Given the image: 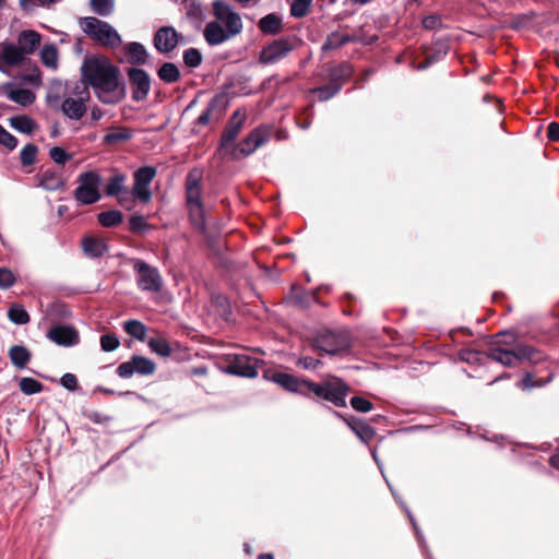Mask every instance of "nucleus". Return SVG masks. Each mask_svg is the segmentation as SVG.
Returning <instances> with one entry per match:
<instances>
[{
  "label": "nucleus",
  "mask_w": 559,
  "mask_h": 559,
  "mask_svg": "<svg viewBox=\"0 0 559 559\" xmlns=\"http://www.w3.org/2000/svg\"><path fill=\"white\" fill-rule=\"evenodd\" d=\"M19 386L20 390L26 395L39 393L44 388L39 381L28 377L22 378L20 380Z\"/></svg>",
  "instance_id": "40"
},
{
  "label": "nucleus",
  "mask_w": 559,
  "mask_h": 559,
  "mask_svg": "<svg viewBox=\"0 0 559 559\" xmlns=\"http://www.w3.org/2000/svg\"><path fill=\"white\" fill-rule=\"evenodd\" d=\"M50 158L59 165H64L68 160L72 159V154L67 153L62 147L55 146L49 151Z\"/></svg>",
  "instance_id": "46"
},
{
  "label": "nucleus",
  "mask_w": 559,
  "mask_h": 559,
  "mask_svg": "<svg viewBox=\"0 0 559 559\" xmlns=\"http://www.w3.org/2000/svg\"><path fill=\"white\" fill-rule=\"evenodd\" d=\"M120 345L119 338L112 334H104L100 337V347L104 352H112Z\"/></svg>",
  "instance_id": "45"
},
{
  "label": "nucleus",
  "mask_w": 559,
  "mask_h": 559,
  "mask_svg": "<svg viewBox=\"0 0 559 559\" xmlns=\"http://www.w3.org/2000/svg\"><path fill=\"white\" fill-rule=\"evenodd\" d=\"M48 338L60 346H73L79 343V333L75 329L69 325L52 326L48 333Z\"/></svg>",
  "instance_id": "19"
},
{
  "label": "nucleus",
  "mask_w": 559,
  "mask_h": 559,
  "mask_svg": "<svg viewBox=\"0 0 559 559\" xmlns=\"http://www.w3.org/2000/svg\"><path fill=\"white\" fill-rule=\"evenodd\" d=\"M48 177L50 179H52V176H49L47 173H45L43 175V180H41V185L46 188V189H57L59 186H60V182H51V181H48Z\"/></svg>",
  "instance_id": "56"
},
{
  "label": "nucleus",
  "mask_w": 559,
  "mask_h": 559,
  "mask_svg": "<svg viewBox=\"0 0 559 559\" xmlns=\"http://www.w3.org/2000/svg\"><path fill=\"white\" fill-rule=\"evenodd\" d=\"M242 128V117L236 112L233 116V119L228 126V128L225 130V132L222 135L221 145L222 147H227L229 144L234 142V140L239 134L240 130Z\"/></svg>",
  "instance_id": "26"
},
{
  "label": "nucleus",
  "mask_w": 559,
  "mask_h": 559,
  "mask_svg": "<svg viewBox=\"0 0 559 559\" xmlns=\"http://www.w3.org/2000/svg\"><path fill=\"white\" fill-rule=\"evenodd\" d=\"M37 152L38 150L34 144H26L20 152V159L22 165H33L37 156Z\"/></svg>",
  "instance_id": "41"
},
{
  "label": "nucleus",
  "mask_w": 559,
  "mask_h": 559,
  "mask_svg": "<svg viewBox=\"0 0 559 559\" xmlns=\"http://www.w3.org/2000/svg\"><path fill=\"white\" fill-rule=\"evenodd\" d=\"M128 75L132 86L133 99L136 102L145 99L151 90L148 74L142 69L132 68L128 71Z\"/></svg>",
  "instance_id": "16"
},
{
  "label": "nucleus",
  "mask_w": 559,
  "mask_h": 559,
  "mask_svg": "<svg viewBox=\"0 0 559 559\" xmlns=\"http://www.w3.org/2000/svg\"><path fill=\"white\" fill-rule=\"evenodd\" d=\"M123 328L129 335L140 341H144L146 328L142 322L138 320H129L124 322Z\"/></svg>",
  "instance_id": "37"
},
{
  "label": "nucleus",
  "mask_w": 559,
  "mask_h": 559,
  "mask_svg": "<svg viewBox=\"0 0 559 559\" xmlns=\"http://www.w3.org/2000/svg\"><path fill=\"white\" fill-rule=\"evenodd\" d=\"M9 357L16 368L23 369L31 359V353L26 347L15 345L10 348Z\"/></svg>",
  "instance_id": "29"
},
{
  "label": "nucleus",
  "mask_w": 559,
  "mask_h": 559,
  "mask_svg": "<svg viewBox=\"0 0 559 559\" xmlns=\"http://www.w3.org/2000/svg\"><path fill=\"white\" fill-rule=\"evenodd\" d=\"M489 357L492 360L507 367L515 366L519 361L522 360H528L533 364H536L543 359V356L539 352L523 344L518 345L512 350L499 346L492 347L489 350Z\"/></svg>",
  "instance_id": "4"
},
{
  "label": "nucleus",
  "mask_w": 559,
  "mask_h": 559,
  "mask_svg": "<svg viewBox=\"0 0 559 559\" xmlns=\"http://www.w3.org/2000/svg\"><path fill=\"white\" fill-rule=\"evenodd\" d=\"M158 76L166 83H174L179 80L180 73L176 64L166 62L159 68Z\"/></svg>",
  "instance_id": "32"
},
{
  "label": "nucleus",
  "mask_w": 559,
  "mask_h": 559,
  "mask_svg": "<svg viewBox=\"0 0 559 559\" xmlns=\"http://www.w3.org/2000/svg\"><path fill=\"white\" fill-rule=\"evenodd\" d=\"M294 46L289 39L282 38L274 40L264 47L260 53V62L264 64H273L284 59Z\"/></svg>",
  "instance_id": "13"
},
{
  "label": "nucleus",
  "mask_w": 559,
  "mask_h": 559,
  "mask_svg": "<svg viewBox=\"0 0 559 559\" xmlns=\"http://www.w3.org/2000/svg\"><path fill=\"white\" fill-rule=\"evenodd\" d=\"M340 91V85L333 84L324 87L313 90L319 100H328Z\"/></svg>",
  "instance_id": "49"
},
{
  "label": "nucleus",
  "mask_w": 559,
  "mask_h": 559,
  "mask_svg": "<svg viewBox=\"0 0 559 559\" xmlns=\"http://www.w3.org/2000/svg\"><path fill=\"white\" fill-rule=\"evenodd\" d=\"M213 13L221 25L229 33L231 37L240 34L242 31V21L240 15L233 10L230 5L223 1L213 3Z\"/></svg>",
  "instance_id": "9"
},
{
  "label": "nucleus",
  "mask_w": 559,
  "mask_h": 559,
  "mask_svg": "<svg viewBox=\"0 0 559 559\" xmlns=\"http://www.w3.org/2000/svg\"><path fill=\"white\" fill-rule=\"evenodd\" d=\"M258 559H274V556L270 552L259 555Z\"/></svg>",
  "instance_id": "61"
},
{
  "label": "nucleus",
  "mask_w": 559,
  "mask_h": 559,
  "mask_svg": "<svg viewBox=\"0 0 559 559\" xmlns=\"http://www.w3.org/2000/svg\"><path fill=\"white\" fill-rule=\"evenodd\" d=\"M0 145L9 151L17 146V139L0 124Z\"/></svg>",
  "instance_id": "44"
},
{
  "label": "nucleus",
  "mask_w": 559,
  "mask_h": 559,
  "mask_svg": "<svg viewBox=\"0 0 559 559\" xmlns=\"http://www.w3.org/2000/svg\"><path fill=\"white\" fill-rule=\"evenodd\" d=\"M84 252L92 258H97L107 252L108 247L104 239L95 237H85L82 240Z\"/></svg>",
  "instance_id": "25"
},
{
  "label": "nucleus",
  "mask_w": 559,
  "mask_h": 559,
  "mask_svg": "<svg viewBox=\"0 0 559 559\" xmlns=\"http://www.w3.org/2000/svg\"><path fill=\"white\" fill-rule=\"evenodd\" d=\"M552 380V374H550L547 379H537L535 380V377L533 373H526L523 379L518 383V386L523 390H531L533 388H540L546 385Z\"/></svg>",
  "instance_id": "36"
},
{
  "label": "nucleus",
  "mask_w": 559,
  "mask_h": 559,
  "mask_svg": "<svg viewBox=\"0 0 559 559\" xmlns=\"http://www.w3.org/2000/svg\"><path fill=\"white\" fill-rule=\"evenodd\" d=\"M547 134L549 140L559 141V123L551 122L548 126Z\"/></svg>",
  "instance_id": "54"
},
{
  "label": "nucleus",
  "mask_w": 559,
  "mask_h": 559,
  "mask_svg": "<svg viewBox=\"0 0 559 559\" xmlns=\"http://www.w3.org/2000/svg\"><path fill=\"white\" fill-rule=\"evenodd\" d=\"M127 58L130 63L144 64L147 59V51L143 45L139 43H130L126 47Z\"/></svg>",
  "instance_id": "28"
},
{
  "label": "nucleus",
  "mask_w": 559,
  "mask_h": 559,
  "mask_svg": "<svg viewBox=\"0 0 559 559\" xmlns=\"http://www.w3.org/2000/svg\"><path fill=\"white\" fill-rule=\"evenodd\" d=\"M83 82L90 85L95 96L106 105L120 103L126 88L119 80V70L104 56L86 57L81 67Z\"/></svg>",
  "instance_id": "1"
},
{
  "label": "nucleus",
  "mask_w": 559,
  "mask_h": 559,
  "mask_svg": "<svg viewBox=\"0 0 559 559\" xmlns=\"http://www.w3.org/2000/svg\"><path fill=\"white\" fill-rule=\"evenodd\" d=\"M298 365L305 369H316L320 365V360L311 357H304L299 359Z\"/></svg>",
  "instance_id": "53"
},
{
  "label": "nucleus",
  "mask_w": 559,
  "mask_h": 559,
  "mask_svg": "<svg viewBox=\"0 0 559 559\" xmlns=\"http://www.w3.org/2000/svg\"><path fill=\"white\" fill-rule=\"evenodd\" d=\"M312 0H293L290 5V13L295 17H302L307 14Z\"/></svg>",
  "instance_id": "42"
},
{
  "label": "nucleus",
  "mask_w": 559,
  "mask_h": 559,
  "mask_svg": "<svg viewBox=\"0 0 559 559\" xmlns=\"http://www.w3.org/2000/svg\"><path fill=\"white\" fill-rule=\"evenodd\" d=\"M16 282L15 274L8 267H0V288L7 289Z\"/></svg>",
  "instance_id": "47"
},
{
  "label": "nucleus",
  "mask_w": 559,
  "mask_h": 559,
  "mask_svg": "<svg viewBox=\"0 0 559 559\" xmlns=\"http://www.w3.org/2000/svg\"><path fill=\"white\" fill-rule=\"evenodd\" d=\"M215 107L214 104H210L209 107L206 108L205 111H203L199 118H198V123L199 124H207L210 119H211V111L212 109Z\"/></svg>",
  "instance_id": "55"
},
{
  "label": "nucleus",
  "mask_w": 559,
  "mask_h": 559,
  "mask_svg": "<svg viewBox=\"0 0 559 559\" xmlns=\"http://www.w3.org/2000/svg\"><path fill=\"white\" fill-rule=\"evenodd\" d=\"M347 425L362 442L367 443L373 438L374 430L366 423L347 421Z\"/></svg>",
  "instance_id": "31"
},
{
  "label": "nucleus",
  "mask_w": 559,
  "mask_h": 559,
  "mask_svg": "<svg viewBox=\"0 0 559 559\" xmlns=\"http://www.w3.org/2000/svg\"><path fill=\"white\" fill-rule=\"evenodd\" d=\"M267 141L266 132L261 129H254L240 144L233 147L231 157L238 159L246 157L261 147Z\"/></svg>",
  "instance_id": "12"
},
{
  "label": "nucleus",
  "mask_w": 559,
  "mask_h": 559,
  "mask_svg": "<svg viewBox=\"0 0 559 559\" xmlns=\"http://www.w3.org/2000/svg\"><path fill=\"white\" fill-rule=\"evenodd\" d=\"M57 0H20V5L23 10L31 11L37 5L47 7Z\"/></svg>",
  "instance_id": "51"
},
{
  "label": "nucleus",
  "mask_w": 559,
  "mask_h": 559,
  "mask_svg": "<svg viewBox=\"0 0 559 559\" xmlns=\"http://www.w3.org/2000/svg\"><path fill=\"white\" fill-rule=\"evenodd\" d=\"M259 28L264 34H278L283 29L282 19L274 13H270L259 21Z\"/></svg>",
  "instance_id": "27"
},
{
  "label": "nucleus",
  "mask_w": 559,
  "mask_h": 559,
  "mask_svg": "<svg viewBox=\"0 0 559 559\" xmlns=\"http://www.w3.org/2000/svg\"><path fill=\"white\" fill-rule=\"evenodd\" d=\"M200 174L191 171L187 178V203L189 214L193 225L201 229H205V211L201 202Z\"/></svg>",
  "instance_id": "5"
},
{
  "label": "nucleus",
  "mask_w": 559,
  "mask_h": 559,
  "mask_svg": "<svg viewBox=\"0 0 559 559\" xmlns=\"http://www.w3.org/2000/svg\"><path fill=\"white\" fill-rule=\"evenodd\" d=\"M156 176V169L151 166L139 168L133 175V187L130 191L133 202L139 200L140 202L147 204L152 200V191L150 188L151 182Z\"/></svg>",
  "instance_id": "8"
},
{
  "label": "nucleus",
  "mask_w": 559,
  "mask_h": 559,
  "mask_svg": "<svg viewBox=\"0 0 559 559\" xmlns=\"http://www.w3.org/2000/svg\"><path fill=\"white\" fill-rule=\"evenodd\" d=\"M227 370L231 374L245 378H254L258 374L255 360L247 356H236L229 364Z\"/></svg>",
  "instance_id": "20"
},
{
  "label": "nucleus",
  "mask_w": 559,
  "mask_h": 559,
  "mask_svg": "<svg viewBox=\"0 0 559 559\" xmlns=\"http://www.w3.org/2000/svg\"><path fill=\"white\" fill-rule=\"evenodd\" d=\"M550 463L556 469L559 471V454L551 456Z\"/></svg>",
  "instance_id": "59"
},
{
  "label": "nucleus",
  "mask_w": 559,
  "mask_h": 559,
  "mask_svg": "<svg viewBox=\"0 0 559 559\" xmlns=\"http://www.w3.org/2000/svg\"><path fill=\"white\" fill-rule=\"evenodd\" d=\"M138 285L142 290L157 293L162 288V278L157 269L145 262L139 261L134 264Z\"/></svg>",
  "instance_id": "10"
},
{
  "label": "nucleus",
  "mask_w": 559,
  "mask_h": 559,
  "mask_svg": "<svg viewBox=\"0 0 559 559\" xmlns=\"http://www.w3.org/2000/svg\"><path fill=\"white\" fill-rule=\"evenodd\" d=\"M104 111L99 107H93L91 110L92 120L98 121L103 118Z\"/></svg>",
  "instance_id": "57"
},
{
  "label": "nucleus",
  "mask_w": 559,
  "mask_h": 559,
  "mask_svg": "<svg viewBox=\"0 0 559 559\" xmlns=\"http://www.w3.org/2000/svg\"><path fill=\"white\" fill-rule=\"evenodd\" d=\"M25 59V55L11 43H0V71L9 73V68L21 64Z\"/></svg>",
  "instance_id": "17"
},
{
  "label": "nucleus",
  "mask_w": 559,
  "mask_h": 559,
  "mask_svg": "<svg viewBox=\"0 0 559 559\" xmlns=\"http://www.w3.org/2000/svg\"><path fill=\"white\" fill-rule=\"evenodd\" d=\"M407 513H408L409 520L412 521L414 527L416 528V525H415V522H414V518L411 515L409 511H407Z\"/></svg>",
  "instance_id": "63"
},
{
  "label": "nucleus",
  "mask_w": 559,
  "mask_h": 559,
  "mask_svg": "<svg viewBox=\"0 0 559 559\" xmlns=\"http://www.w3.org/2000/svg\"><path fill=\"white\" fill-rule=\"evenodd\" d=\"M102 178L96 171H85L78 177V187L74 190L75 200L83 205L94 204L100 200L99 187Z\"/></svg>",
  "instance_id": "6"
},
{
  "label": "nucleus",
  "mask_w": 559,
  "mask_h": 559,
  "mask_svg": "<svg viewBox=\"0 0 559 559\" xmlns=\"http://www.w3.org/2000/svg\"><path fill=\"white\" fill-rule=\"evenodd\" d=\"M183 61L188 67L195 68L202 62V55L195 48H189L183 52Z\"/></svg>",
  "instance_id": "43"
},
{
  "label": "nucleus",
  "mask_w": 559,
  "mask_h": 559,
  "mask_svg": "<svg viewBox=\"0 0 559 559\" xmlns=\"http://www.w3.org/2000/svg\"><path fill=\"white\" fill-rule=\"evenodd\" d=\"M61 385L69 391H75L78 389V380L76 377L72 373H64L61 377Z\"/></svg>",
  "instance_id": "52"
},
{
  "label": "nucleus",
  "mask_w": 559,
  "mask_h": 559,
  "mask_svg": "<svg viewBox=\"0 0 559 559\" xmlns=\"http://www.w3.org/2000/svg\"><path fill=\"white\" fill-rule=\"evenodd\" d=\"M90 5L94 13L100 16H108L115 8L114 0H90Z\"/></svg>",
  "instance_id": "38"
},
{
  "label": "nucleus",
  "mask_w": 559,
  "mask_h": 559,
  "mask_svg": "<svg viewBox=\"0 0 559 559\" xmlns=\"http://www.w3.org/2000/svg\"><path fill=\"white\" fill-rule=\"evenodd\" d=\"M8 317L15 324H25L29 321L27 311L21 305H13L9 309Z\"/></svg>",
  "instance_id": "39"
},
{
  "label": "nucleus",
  "mask_w": 559,
  "mask_h": 559,
  "mask_svg": "<svg viewBox=\"0 0 559 559\" xmlns=\"http://www.w3.org/2000/svg\"><path fill=\"white\" fill-rule=\"evenodd\" d=\"M39 58L44 67L51 71H57L59 68V50L52 43L45 44L40 51Z\"/></svg>",
  "instance_id": "24"
},
{
  "label": "nucleus",
  "mask_w": 559,
  "mask_h": 559,
  "mask_svg": "<svg viewBox=\"0 0 559 559\" xmlns=\"http://www.w3.org/2000/svg\"><path fill=\"white\" fill-rule=\"evenodd\" d=\"M203 35L206 43L211 46L221 45L233 38L217 20L211 21L205 25Z\"/></svg>",
  "instance_id": "21"
},
{
  "label": "nucleus",
  "mask_w": 559,
  "mask_h": 559,
  "mask_svg": "<svg viewBox=\"0 0 559 559\" xmlns=\"http://www.w3.org/2000/svg\"><path fill=\"white\" fill-rule=\"evenodd\" d=\"M130 138L131 133L127 128H115L104 136V143L116 144L119 142L127 141Z\"/></svg>",
  "instance_id": "35"
},
{
  "label": "nucleus",
  "mask_w": 559,
  "mask_h": 559,
  "mask_svg": "<svg viewBox=\"0 0 559 559\" xmlns=\"http://www.w3.org/2000/svg\"><path fill=\"white\" fill-rule=\"evenodd\" d=\"M148 347L152 352L162 357H168L171 354V347L169 343L162 336L152 337L148 341Z\"/></svg>",
  "instance_id": "33"
},
{
  "label": "nucleus",
  "mask_w": 559,
  "mask_h": 559,
  "mask_svg": "<svg viewBox=\"0 0 559 559\" xmlns=\"http://www.w3.org/2000/svg\"><path fill=\"white\" fill-rule=\"evenodd\" d=\"M124 175H114L106 187V193L110 197H117L119 204L130 211L133 209V199L131 198L130 191L124 186Z\"/></svg>",
  "instance_id": "14"
},
{
  "label": "nucleus",
  "mask_w": 559,
  "mask_h": 559,
  "mask_svg": "<svg viewBox=\"0 0 559 559\" xmlns=\"http://www.w3.org/2000/svg\"><path fill=\"white\" fill-rule=\"evenodd\" d=\"M90 91L84 83H75L61 104L62 112L70 119L80 120L86 112Z\"/></svg>",
  "instance_id": "7"
},
{
  "label": "nucleus",
  "mask_w": 559,
  "mask_h": 559,
  "mask_svg": "<svg viewBox=\"0 0 559 559\" xmlns=\"http://www.w3.org/2000/svg\"><path fill=\"white\" fill-rule=\"evenodd\" d=\"M335 44L332 41V38L330 37L328 41L324 44V48L334 47Z\"/></svg>",
  "instance_id": "62"
},
{
  "label": "nucleus",
  "mask_w": 559,
  "mask_h": 559,
  "mask_svg": "<svg viewBox=\"0 0 559 559\" xmlns=\"http://www.w3.org/2000/svg\"><path fill=\"white\" fill-rule=\"evenodd\" d=\"M17 47L25 56L33 55L37 47L40 45L41 36L38 32L33 29L22 31L16 38Z\"/></svg>",
  "instance_id": "22"
},
{
  "label": "nucleus",
  "mask_w": 559,
  "mask_h": 559,
  "mask_svg": "<svg viewBox=\"0 0 559 559\" xmlns=\"http://www.w3.org/2000/svg\"><path fill=\"white\" fill-rule=\"evenodd\" d=\"M130 229L133 233H143L148 228L147 222L144 216L134 214L129 219Z\"/></svg>",
  "instance_id": "48"
},
{
  "label": "nucleus",
  "mask_w": 559,
  "mask_h": 559,
  "mask_svg": "<svg viewBox=\"0 0 559 559\" xmlns=\"http://www.w3.org/2000/svg\"><path fill=\"white\" fill-rule=\"evenodd\" d=\"M475 357H476L475 353L468 352V353L464 354L463 359H465L466 361H472L473 359H475Z\"/></svg>",
  "instance_id": "60"
},
{
  "label": "nucleus",
  "mask_w": 559,
  "mask_h": 559,
  "mask_svg": "<svg viewBox=\"0 0 559 559\" xmlns=\"http://www.w3.org/2000/svg\"><path fill=\"white\" fill-rule=\"evenodd\" d=\"M350 405L353 406L354 409L362 413H367L372 409L371 402L360 396L352 397Z\"/></svg>",
  "instance_id": "50"
},
{
  "label": "nucleus",
  "mask_w": 559,
  "mask_h": 559,
  "mask_svg": "<svg viewBox=\"0 0 559 559\" xmlns=\"http://www.w3.org/2000/svg\"><path fill=\"white\" fill-rule=\"evenodd\" d=\"M5 96L22 106L31 105L35 100V95L27 88H16L12 83L3 85Z\"/></svg>",
  "instance_id": "23"
},
{
  "label": "nucleus",
  "mask_w": 559,
  "mask_h": 559,
  "mask_svg": "<svg viewBox=\"0 0 559 559\" xmlns=\"http://www.w3.org/2000/svg\"><path fill=\"white\" fill-rule=\"evenodd\" d=\"M155 364L143 356H133L129 361L122 362L117 368V373L121 378H130L134 373L148 376L154 373Z\"/></svg>",
  "instance_id": "11"
},
{
  "label": "nucleus",
  "mask_w": 559,
  "mask_h": 559,
  "mask_svg": "<svg viewBox=\"0 0 559 559\" xmlns=\"http://www.w3.org/2000/svg\"><path fill=\"white\" fill-rule=\"evenodd\" d=\"M423 23L426 28H433L438 23V19L436 16H428Z\"/></svg>",
  "instance_id": "58"
},
{
  "label": "nucleus",
  "mask_w": 559,
  "mask_h": 559,
  "mask_svg": "<svg viewBox=\"0 0 559 559\" xmlns=\"http://www.w3.org/2000/svg\"><path fill=\"white\" fill-rule=\"evenodd\" d=\"M80 26L90 38L104 46L118 47L121 44V37L118 32L109 23L97 17H82Z\"/></svg>",
  "instance_id": "3"
},
{
  "label": "nucleus",
  "mask_w": 559,
  "mask_h": 559,
  "mask_svg": "<svg viewBox=\"0 0 559 559\" xmlns=\"http://www.w3.org/2000/svg\"><path fill=\"white\" fill-rule=\"evenodd\" d=\"M179 43V34L171 26L160 27L154 36L155 48L163 53L174 50Z\"/></svg>",
  "instance_id": "18"
},
{
  "label": "nucleus",
  "mask_w": 559,
  "mask_h": 559,
  "mask_svg": "<svg viewBox=\"0 0 559 559\" xmlns=\"http://www.w3.org/2000/svg\"><path fill=\"white\" fill-rule=\"evenodd\" d=\"M272 380L280 386L289 392L314 395L322 397L337 407L346 405V396L348 394V386L340 378L331 377L323 383H314L305 379H298L289 373L275 372Z\"/></svg>",
  "instance_id": "2"
},
{
  "label": "nucleus",
  "mask_w": 559,
  "mask_h": 559,
  "mask_svg": "<svg viewBox=\"0 0 559 559\" xmlns=\"http://www.w3.org/2000/svg\"><path fill=\"white\" fill-rule=\"evenodd\" d=\"M372 456H373L374 461L377 462V464L380 466V464H379V462H378V459H377V454H376V452H374V451H372Z\"/></svg>",
  "instance_id": "64"
},
{
  "label": "nucleus",
  "mask_w": 559,
  "mask_h": 559,
  "mask_svg": "<svg viewBox=\"0 0 559 559\" xmlns=\"http://www.w3.org/2000/svg\"><path fill=\"white\" fill-rule=\"evenodd\" d=\"M10 126L16 131L31 134L37 128L35 121L27 116H15L9 119Z\"/></svg>",
  "instance_id": "30"
},
{
  "label": "nucleus",
  "mask_w": 559,
  "mask_h": 559,
  "mask_svg": "<svg viewBox=\"0 0 559 559\" xmlns=\"http://www.w3.org/2000/svg\"><path fill=\"white\" fill-rule=\"evenodd\" d=\"M314 345L324 353L334 355L345 350L348 347V340L346 335H341L329 331L318 336Z\"/></svg>",
  "instance_id": "15"
},
{
  "label": "nucleus",
  "mask_w": 559,
  "mask_h": 559,
  "mask_svg": "<svg viewBox=\"0 0 559 559\" xmlns=\"http://www.w3.org/2000/svg\"><path fill=\"white\" fill-rule=\"evenodd\" d=\"M99 223L105 227L119 225L123 221V215L120 211L111 210L98 214Z\"/></svg>",
  "instance_id": "34"
}]
</instances>
